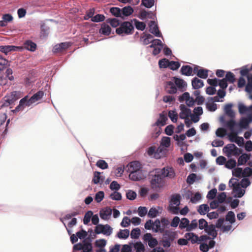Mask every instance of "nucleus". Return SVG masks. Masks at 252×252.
<instances>
[{
    "instance_id": "09e8293b",
    "label": "nucleus",
    "mask_w": 252,
    "mask_h": 252,
    "mask_svg": "<svg viewBox=\"0 0 252 252\" xmlns=\"http://www.w3.org/2000/svg\"><path fill=\"white\" fill-rule=\"evenodd\" d=\"M169 67L173 70H177L180 66V63L178 62L169 61Z\"/></svg>"
},
{
    "instance_id": "72a5a7b5",
    "label": "nucleus",
    "mask_w": 252,
    "mask_h": 252,
    "mask_svg": "<svg viewBox=\"0 0 252 252\" xmlns=\"http://www.w3.org/2000/svg\"><path fill=\"white\" fill-rule=\"evenodd\" d=\"M248 83L246 86L245 91L248 93L252 92V74L247 76Z\"/></svg>"
},
{
    "instance_id": "3c124183",
    "label": "nucleus",
    "mask_w": 252,
    "mask_h": 252,
    "mask_svg": "<svg viewBox=\"0 0 252 252\" xmlns=\"http://www.w3.org/2000/svg\"><path fill=\"white\" fill-rule=\"evenodd\" d=\"M104 20L105 16L102 14H96L91 19V21L94 22H102Z\"/></svg>"
},
{
    "instance_id": "473e14b6",
    "label": "nucleus",
    "mask_w": 252,
    "mask_h": 252,
    "mask_svg": "<svg viewBox=\"0 0 252 252\" xmlns=\"http://www.w3.org/2000/svg\"><path fill=\"white\" fill-rule=\"evenodd\" d=\"M122 16H128L132 14L133 9L130 6H125L121 9Z\"/></svg>"
},
{
    "instance_id": "6e6d98bb",
    "label": "nucleus",
    "mask_w": 252,
    "mask_h": 252,
    "mask_svg": "<svg viewBox=\"0 0 252 252\" xmlns=\"http://www.w3.org/2000/svg\"><path fill=\"white\" fill-rule=\"evenodd\" d=\"M158 64L160 68L169 67V60L166 59H162L159 61Z\"/></svg>"
},
{
    "instance_id": "5fc2aeb1",
    "label": "nucleus",
    "mask_w": 252,
    "mask_h": 252,
    "mask_svg": "<svg viewBox=\"0 0 252 252\" xmlns=\"http://www.w3.org/2000/svg\"><path fill=\"white\" fill-rule=\"evenodd\" d=\"M158 214V210L156 208H151L148 214L149 217L153 218L156 217Z\"/></svg>"
},
{
    "instance_id": "a18cd8bd",
    "label": "nucleus",
    "mask_w": 252,
    "mask_h": 252,
    "mask_svg": "<svg viewBox=\"0 0 252 252\" xmlns=\"http://www.w3.org/2000/svg\"><path fill=\"white\" fill-rule=\"evenodd\" d=\"M96 165L102 169H107L108 167L107 163L102 159L98 160L96 163Z\"/></svg>"
},
{
    "instance_id": "f3484780",
    "label": "nucleus",
    "mask_w": 252,
    "mask_h": 252,
    "mask_svg": "<svg viewBox=\"0 0 252 252\" xmlns=\"http://www.w3.org/2000/svg\"><path fill=\"white\" fill-rule=\"evenodd\" d=\"M129 178L132 181H139L143 179L144 175L141 170L129 173Z\"/></svg>"
},
{
    "instance_id": "dca6fc26",
    "label": "nucleus",
    "mask_w": 252,
    "mask_h": 252,
    "mask_svg": "<svg viewBox=\"0 0 252 252\" xmlns=\"http://www.w3.org/2000/svg\"><path fill=\"white\" fill-rule=\"evenodd\" d=\"M189 94L188 92L184 93L182 95H180L178 98V100L180 102H183L186 100L187 102V104L189 106H190L193 105L194 103V100L192 98H191V100H189Z\"/></svg>"
},
{
    "instance_id": "680f3d73",
    "label": "nucleus",
    "mask_w": 252,
    "mask_h": 252,
    "mask_svg": "<svg viewBox=\"0 0 252 252\" xmlns=\"http://www.w3.org/2000/svg\"><path fill=\"white\" fill-rule=\"evenodd\" d=\"M252 174V169L250 167H246L244 170H242V177H250Z\"/></svg>"
},
{
    "instance_id": "c85d7f7f",
    "label": "nucleus",
    "mask_w": 252,
    "mask_h": 252,
    "mask_svg": "<svg viewBox=\"0 0 252 252\" xmlns=\"http://www.w3.org/2000/svg\"><path fill=\"white\" fill-rule=\"evenodd\" d=\"M181 195L179 194H174L172 196L170 204L171 205L179 206L180 204Z\"/></svg>"
},
{
    "instance_id": "6e6552de",
    "label": "nucleus",
    "mask_w": 252,
    "mask_h": 252,
    "mask_svg": "<svg viewBox=\"0 0 252 252\" xmlns=\"http://www.w3.org/2000/svg\"><path fill=\"white\" fill-rule=\"evenodd\" d=\"M71 46L69 42H62L60 44L56 45L53 49L54 53H61L65 51L69 47Z\"/></svg>"
},
{
    "instance_id": "412c9836",
    "label": "nucleus",
    "mask_w": 252,
    "mask_h": 252,
    "mask_svg": "<svg viewBox=\"0 0 252 252\" xmlns=\"http://www.w3.org/2000/svg\"><path fill=\"white\" fill-rule=\"evenodd\" d=\"M111 32V29L106 23H103L101 24V28L99 30V33L105 35H109Z\"/></svg>"
},
{
    "instance_id": "aec40b11",
    "label": "nucleus",
    "mask_w": 252,
    "mask_h": 252,
    "mask_svg": "<svg viewBox=\"0 0 252 252\" xmlns=\"http://www.w3.org/2000/svg\"><path fill=\"white\" fill-rule=\"evenodd\" d=\"M99 214L102 219L107 220L112 214V209L110 207H106L100 210Z\"/></svg>"
},
{
    "instance_id": "0eeeda50",
    "label": "nucleus",
    "mask_w": 252,
    "mask_h": 252,
    "mask_svg": "<svg viewBox=\"0 0 252 252\" xmlns=\"http://www.w3.org/2000/svg\"><path fill=\"white\" fill-rule=\"evenodd\" d=\"M171 80L174 82L177 88L181 92H184L187 86V83L182 79L177 77H173Z\"/></svg>"
},
{
    "instance_id": "e2e57ef3",
    "label": "nucleus",
    "mask_w": 252,
    "mask_h": 252,
    "mask_svg": "<svg viewBox=\"0 0 252 252\" xmlns=\"http://www.w3.org/2000/svg\"><path fill=\"white\" fill-rule=\"evenodd\" d=\"M147 209L145 207L140 206L138 209V215L141 217H144L147 213Z\"/></svg>"
},
{
    "instance_id": "13d9d810",
    "label": "nucleus",
    "mask_w": 252,
    "mask_h": 252,
    "mask_svg": "<svg viewBox=\"0 0 252 252\" xmlns=\"http://www.w3.org/2000/svg\"><path fill=\"white\" fill-rule=\"evenodd\" d=\"M154 0H142V4L147 8H151L154 4Z\"/></svg>"
},
{
    "instance_id": "864d4df0",
    "label": "nucleus",
    "mask_w": 252,
    "mask_h": 252,
    "mask_svg": "<svg viewBox=\"0 0 252 252\" xmlns=\"http://www.w3.org/2000/svg\"><path fill=\"white\" fill-rule=\"evenodd\" d=\"M104 193L102 191H99L95 194L94 199L97 202H100L104 198Z\"/></svg>"
},
{
    "instance_id": "f257e3e1",
    "label": "nucleus",
    "mask_w": 252,
    "mask_h": 252,
    "mask_svg": "<svg viewBox=\"0 0 252 252\" xmlns=\"http://www.w3.org/2000/svg\"><path fill=\"white\" fill-rule=\"evenodd\" d=\"M150 176L152 189L158 190L164 186V178L165 177L170 179L174 178L175 177V172L172 167L167 166L162 169H156L151 172Z\"/></svg>"
},
{
    "instance_id": "4d7b16f0",
    "label": "nucleus",
    "mask_w": 252,
    "mask_h": 252,
    "mask_svg": "<svg viewBox=\"0 0 252 252\" xmlns=\"http://www.w3.org/2000/svg\"><path fill=\"white\" fill-rule=\"evenodd\" d=\"M110 198L114 200H120L122 199L121 194L117 191H114L110 195Z\"/></svg>"
},
{
    "instance_id": "4be33fe9",
    "label": "nucleus",
    "mask_w": 252,
    "mask_h": 252,
    "mask_svg": "<svg viewBox=\"0 0 252 252\" xmlns=\"http://www.w3.org/2000/svg\"><path fill=\"white\" fill-rule=\"evenodd\" d=\"M251 155L250 154H243L238 159V165H243L250 159Z\"/></svg>"
},
{
    "instance_id": "c9c22d12",
    "label": "nucleus",
    "mask_w": 252,
    "mask_h": 252,
    "mask_svg": "<svg viewBox=\"0 0 252 252\" xmlns=\"http://www.w3.org/2000/svg\"><path fill=\"white\" fill-rule=\"evenodd\" d=\"M197 76L202 79H206L208 76V70L205 69L200 68L197 72Z\"/></svg>"
},
{
    "instance_id": "9b49d317",
    "label": "nucleus",
    "mask_w": 252,
    "mask_h": 252,
    "mask_svg": "<svg viewBox=\"0 0 252 252\" xmlns=\"http://www.w3.org/2000/svg\"><path fill=\"white\" fill-rule=\"evenodd\" d=\"M232 187H233V191L236 193L234 197L241 198L244 195L245 190L241 188L242 187L239 183L233 184Z\"/></svg>"
},
{
    "instance_id": "39448f33",
    "label": "nucleus",
    "mask_w": 252,
    "mask_h": 252,
    "mask_svg": "<svg viewBox=\"0 0 252 252\" xmlns=\"http://www.w3.org/2000/svg\"><path fill=\"white\" fill-rule=\"evenodd\" d=\"M162 233H163V238L161 241L162 245L164 248L170 247L171 243L175 238L176 233L170 230H165Z\"/></svg>"
},
{
    "instance_id": "49530a36",
    "label": "nucleus",
    "mask_w": 252,
    "mask_h": 252,
    "mask_svg": "<svg viewBox=\"0 0 252 252\" xmlns=\"http://www.w3.org/2000/svg\"><path fill=\"white\" fill-rule=\"evenodd\" d=\"M93 215V212L91 211H88L85 215L83 222L85 224H87L90 221L91 218Z\"/></svg>"
},
{
    "instance_id": "20e7f679",
    "label": "nucleus",
    "mask_w": 252,
    "mask_h": 252,
    "mask_svg": "<svg viewBox=\"0 0 252 252\" xmlns=\"http://www.w3.org/2000/svg\"><path fill=\"white\" fill-rule=\"evenodd\" d=\"M134 32V27L132 22L124 21L122 22L119 28L116 30V32L118 35H129Z\"/></svg>"
},
{
    "instance_id": "7c9ffc66",
    "label": "nucleus",
    "mask_w": 252,
    "mask_h": 252,
    "mask_svg": "<svg viewBox=\"0 0 252 252\" xmlns=\"http://www.w3.org/2000/svg\"><path fill=\"white\" fill-rule=\"evenodd\" d=\"M234 147H235L234 144H228L223 148V152L226 153V156L229 157L232 155V152Z\"/></svg>"
},
{
    "instance_id": "ddd939ff",
    "label": "nucleus",
    "mask_w": 252,
    "mask_h": 252,
    "mask_svg": "<svg viewBox=\"0 0 252 252\" xmlns=\"http://www.w3.org/2000/svg\"><path fill=\"white\" fill-rule=\"evenodd\" d=\"M165 90L166 92L169 94H174L176 93L177 91V88L172 80L171 81H168L166 83Z\"/></svg>"
},
{
    "instance_id": "58836bf2",
    "label": "nucleus",
    "mask_w": 252,
    "mask_h": 252,
    "mask_svg": "<svg viewBox=\"0 0 252 252\" xmlns=\"http://www.w3.org/2000/svg\"><path fill=\"white\" fill-rule=\"evenodd\" d=\"M129 235V231L128 229L121 230L117 234V236L121 239H126Z\"/></svg>"
},
{
    "instance_id": "79ce46f5",
    "label": "nucleus",
    "mask_w": 252,
    "mask_h": 252,
    "mask_svg": "<svg viewBox=\"0 0 252 252\" xmlns=\"http://www.w3.org/2000/svg\"><path fill=\"white\" fill-rule=\"evenodd\" d=\"M208 222L206 221L204 219H201L198 220V228L201 229H204L206 228V227L208 226Z\"/></svg>"
},
{
    "instance_id": "5701e85b",
    "label": "nucleus",
    "mask_w": 252,
    "mask_h": 252,
    "mask_svg": "<svg viewBox=\"0 0 252 252\" xmlns=\"http://www.w3.org/2000/svg\"><path fill=\"white\" fill-rule=\"evenodd\" d=\"M23 47L29 51H34L36 48V44L31 40H26L23 45Z\"/></svg>"
},
{
    "instance_id": "e433bc0d",
    "label": "nucleus",
    "mask_w": 252,
    "mask_h": 252,
    "mask_svg": "<svg viewBox=\"0 0 252 252\" xmlns=\"http://www.w3.org/2000/svg\"><path fill=\"white\" fill-rule=\"evenodd\" d=\"M106 21L107 23L110 24L114 28H116L121 24L119 20L116 18H108Z\"/></svg>"
},
{
    "instance_id": "ea45409f",
    "label": "nucleus",
    "mask_w": 252,
    "mask_h": 252,
    "mask_svg": "<svg viewBox=\"0 0 252 252\" xmlns=\"http://www.w3.org/2000/svg\"><path fill=\"white\" fill-rule=\"evenodd\" d=\"M135 23V26L137 30L144 31L146 27V24L143 22H140L137 19H133Z\"/></svg>"
},
{
    "instance_id": "4c0bfd02",
    "label": "nucleus",
    "mask_w": 252,
    "mask_h": 252,
    "mask_svg": "<svg viewBox=\"0 0 252 252\" xmlns=\"http://www.w3.org/2000/svg\"><path fill=\"white\" fill-rule=\"evenodd\" d=\"M236 161L234 159L230 158L226 161L225 166L228 169H231L236 166Z\"/></svg>"
},
{
    "instance_id": "0e129e2a",
    "label": "nucleus",
    "mask_w": 252,
    "mask_h": 252,
    "mask_svg": "<svg viewBox=\"0 0 252 252\" xmlns=\"http://www.w3.org/2000/svg\"><path fill=\"white\" fill-rule=\"evenodd\" d=\"M226 130L223 128H219L216 131V134L217 136L223 137L226 134Z\"/></svg>"
},
{
    "instance_id": "2eb2a0df",
    "label": "nucleus",
    "mask_w": 252,
    "mask_h": 252,
    "mask_svg": "<svg viewBox=\"0 0 252 252\" xmlns=\"http://www.w3.org/2000/svg\"><path fill=\"white\" fill-rule=\"evenodd\" d=\"M149 31L157 37L161 36V33L158 30V25L155 24V22L153 21L150 22Z\"/></svg>"
},
{
    "instance_id": "f704fd0d",
    "label": "nucleus",
    "mask_w": 252,
    "mask_h": 252,
    "mask_svg": "<svg viewBox=\"0 0 252 252\" xmlns=\"http://www.w3.org/2000/svg\"><path fill=\"white\" fill-rule=\"evenodd\" d=\"M110 12L111 13L116 17L122 18L121 9L117 7H113L110 8Z\"/></svg>"
},
{
    "instance_id": "c756f323",
    "label": "nucleus",
    "mask_w": 252,
    "mask_h": 252,
    "mask_svg": "<svg viewBox=\"0 0 252 252\" xmlns=\"http://www.w3.org/2000/svg\"><path fill=\"white\" fill-rule=\"evenodd\" d=\"M209 211V206L206 204L199 205L197 209V212L201 215H205Z\"/></svg>"
},
{
    "instance_id": "37998d69",
    "label": "nucleus",
    "mask_w": 252,
    "mask_h": 252,
    "mask_svg": "<svg viewBox=\"0 0 252 252\" xmlns=\"http://www.w3.org/2000/svg\"><path fill=\"white\" fill-rule=\"evenodd\" d=\"M198 227V221L194 219L192 220L189 223V227H188V232H190Z\"/></svg>"
},
{
    "instance_id": "4468645a",
    "label": "nucleus",
    "mask_w": 252,
    "mask_h": 252,
    "mask_svg": "<svg viewBox=\"0 0 252 252\" xmlns=\"http://www.w3.org/2000/svg\"><path fill=\"white\" fill-rule=\"evenodd\" d=\"M252 121V117L249 116L247 118H242L241 119L238 126L241 128L247 129L249 127V124Z\"/></svg>"
},
{
    "instance_id": "a211bd4d",
    "label": "nucleus",
    "mask_w": 252,
    "mask_h": 252,
    "mask_svg": "<svg viewBox=\"0 0 252 252\" xmlns=\"http://www.w3.org/2000/svg\"><path fill=\"white\" fill-rule=\"evenodd\" d=\"M205 231L209 236H212L213 239L217 236L218 233L216 230L215 225L213 224L208 225Z\"/></svg>"
},
{
    "instance_id": "f8f14e48",
    "label": "nucleus",
    "mask_w": 252,
    "mask_h": 252,
    "mask_svg": "<svg viewBox=\"0 0 252 252\" xmlns=\"http://www.w3.org/2000/svg\"><path fill=\"white\" fill-rule=\"evenodd\" d=\"M181 112L179 117L181 119H184L189 118L191 115V110L186 107L184 104H181L180 106Z\"/></svg>"
},
{
    "instance_id": "a878e982",
    "label": "nucleus",
    "mask_w": 252,
    "mask_h": 252,
    "mask_svg": "<svg viewBox=\"0 0 252 252\" xmlns=\"http://www.w3.org/2000/svg\"><path fill=\"white\" fill-rule=\"evenodd\" d=\"M153 230L155 232L162 233L164 232V228L161 226V223L159 219H157L155 222H153Z\"/></svg>"
},
{
    "instance_id": "603ef678",
    "label": "nucleus",
    "mask_w": 252,
    "mask_h": 252,
    "mask_svg": "<svg viewBox=\"0 0 252 252\" xmlns=\"http://www.w3.org/2000/svg\"><path fill=\"white\" fill-rule=\"evenodd\" d=\"M83 247L82 252H91L92 251V246L91 243L84 241Z\"/></svg>"
},
{
    "instance_id": "1a4fd4ad",
    "label": "nucleus",
    "mask_w": 252,
    "mask_h": 252,
    "mask_svg": "<svg viewBox=\"0 0 252 252\" xmlns=\"http://www.w3.org/2000/svg\"><path fill=\"white\" fill-rule=\"evenodd\" d=\"M127 171L130 173L132 172H136L141 170V165L138 161H133L128 164L126 167Z\"/></svg>"
},
{
    "instance_id": "393cba45",
    "label": "nucleus",
    "mask_w": 252,
    "mask_h": 252,
    "mask_svg": "<svg viewBox=\"0 0 252 252\" xmlns=\"http://www.w3.org/2000/svg\"><path fill=\"white\" fill-rule=\"evenodd\" d=\"M180 71L182 74L189 76L192 75L193 69L190 66L186 65L182 66Z\"/></svg>"
},
{
    "instance_id": "052dcab7",
    "label": "nucleus",
    "mask_w": 252,
    "mask_h": 252,
    "mask_svg": "<svg viewBox=\"0 0 252 252\" xmlns=\"http://www.w3.org/2000/svg\"><path fill=\"white\" fill-rule=\"evenodd\" d=\"M126 196L127 199L132 200L135 199L137 194L135 192L129 190L126 193Z\"/></svg>"
},
{
    "instance_id": "c03bdc74",
    "label": "nucleus",
    "mask_w": 252,
    "mask_h": 252,
    "mask_svg": "<svg viewBox=\"0 0 252 252\" xmlns=\"http://www.w3.org/2000/svg\"><path fill=\"white\" fill-rule=\"evenodd\" d=\"M226 220L233 223L235 221V214L232 211H229L226 216Z\"/></svg>"
},
{
    "instance_id": "8fccbe9b",
    "label": "nucleus",
    "mask_w": 252,
    "mask_h": 252,
    "mask_svg": "<svg viewBox=\"0 0 252 252\" xmlns=\"http://www.w3.org/2000/svg\"><path fill=\"white\" fill-rule=\"evenodd\" d=\"M168 116L173 123H176L178 119V114L175 111H169Z\"/></svg>"
},
{
    "instance_id": "9d476101",
    "label": "nucleus",
    "mask_w": 252,
    "mask_h": 252,
    "mask_svg": "<svg viewBox=\"0 0 252 252\" xmlns=\"http://www.w3.org/2000/svg\"><path fill=\"white\" fill-rule=\"evenodd\" d=\"M22 48L21 47L13 45L0 46V51L7 55L10 52L21 50Z\"/></svg>"
},
{
    "instance_id": "774afa93",
    "label": "nucleus",
    "mask_w": 252,
    "mask_h": 252,
    "mask_svg": "<svg viewBox=\"0 0 252 252\" xmlns=\"http://www.w3.org/2000/svg\"><path fill=\"white\" fill-rule=\"evenodd\" d=\"M217 189H214L211 190H210L207 195V197L208 199H214L217 194Z\"/></svg>"
},
{
    "instance_id": "69168bd1",
    "label": "nucleus",
    "mask_w": 252,
    "mask_h": 252,
    "mask_svg": "<svg viewBox=\"0 0 252 252\" xmlns=\"http://www.w3.org/2000/svg\"><path fill=\"white\" fill-rule=\"evenodd\" d=\"M236 125V123L233 120H230L226 123V126L232 131L234 130V127Z\"/></svg>"
},
{
    "instance_id": "a19ab883",
    "label": "nucleus",
    "mask_w": 252,
    "mask_h": 252,
    "mask_svg": "<svg viewBox=\"0 0 252 252\" xmlns=\"http://www.w3.org/2000/svg\"><path fill=\"white\" fill-rule=\"evenodd\" d=\"M224 79L230 83H233L235 81L234 74L230 71L226 73Z\"/></svg>"
},
{
    "instance_id": "6ab92c4d",
    "label": "nucleus",
    "mask_w": 252,
    "mask_h": 252,
    "mask_svg": "<svg viewBox=\"0 0 252 252\" xmlns=\"http://www.w3.org/2000/svg\"><path fill=\"white\" fill-rule=\"evenodd\" d=\"M216 242L214 240H210L208 245L205 243H202L200 244L199 249L203 252H207L209 249L213 248L215 245Z\"/></svg>"
},
{
    "instance_id": "bb28decb",
    "label": "nucleus",
    "mask_w": 252,
    "mask_h": 252,
    "mask_svg": "<svg viewBox=\"0 0 252 252\" xmlns=\"http://www.w3.org/2000/svg\"><path fill=\"white\" fill-rule=\"evenodd\" d=\"M189 220L186 218H182L179 223V228L181 230L186 229V231L188 232V227H189Z\"/></svg>"
},
{
    "instance_id": "7ed1b4c3",
    "label": "nucleus",
    "mask_w": 252,
    "mask_h": 252,
    "mask_svg": "<svg viewBox=\"0 0 252 252\" xmlns=\"http://www.w3.org/2000/svg\"><path fill=\"white\" fill-rule=\"evenodd\" d=\"M21 97V92L14 91L4 96L3 100L0 102V108L7 107L14 103L15 101Z\"/></svg>"
},
{
    "instance_id": "cd10ccee",
    "label": "nucleus",
    "mask_w": 252,
    "mask_h": 252,
    "mask_svg": "<svg viewBox=\"0 0 252 252\" xmlns=\"http://www.w3.org/2000/svg\"><path fill=\"white\" fill-rule=\"evenodd\" d=\"M232 105L231 104H227L224 107V111L225 114L231 118L235 117V113L232 110Z\"/></svg>"
},
{
    "instance_id": "de8ad7c7",
    "label": "nucleus",
    "mask_w": 252,
    "mask_h": 252,
    "mask_svg": "<svg viewBox=\"0 0 252 252\" xmlns=\"http://www.w3.org/2000/svg\"><path fill=\"white\" fill-rule=\"evenodd\" d=\"M140 234V230L138 228H136L133 229L130 233L131 238L132 239H137L138 238L139 235Z\"/></svg>"
},
{
    "instance_id": "338daca9",
    "label": "nucleus",
    "mask_w": 252,
    "mask_h": 252,
    "mask_svg": "<svg viewBox=\"0 0 252 252\" xmlns=\"http://www.w3.org/2000/svg\"><path fill=\"white\" fill-rule=\"evenodd\" d=\"M251 71V69L247 68V66H243L240 70V74L242 76H248L249 75V72Z\"/></svg>"
},
{
    "instance_id": "423d86ee",
    "label": "nucleus",
    "mask_w": 252,
    "mask_h": 252,
    "mask_svg": "<svg viewBox=\"0 0 252 252\" xmlns=\"http://www.w3.org/2000/svg\"><path fill=\"white\" fill-rule=\"evenodd\" d=\"M94 232L96 234L102 233L107 236H109L112 233V228L108 224H98L95 228Z\"/></svg>"
},
{
    "instance_id": "b1692460",
    "label": "nucleus",
    "mask_w": 252,
    "mask_h": 252,
    "mask_svg": "<svg viewBox=\"0 0 252 252\" xmlns=\"http://www.w3.org/2000/svg\"><path fill=\"white\" fill-rule=\"evenodd\" d=\"M191 84L192 88L195 90L202 88L204 85L203 81L197 77H194L192 80Z\"/></svg>"
},
{
    "instance_id": "2f4dec72",
    "label": "nucleus",
    "mask_w": 252,
    "mask_h": 252,
    "mask_svg": "<svg viewBox=\"0 0 252 252\" xmlns=\"http://www.w3.org/2000/svg\"><path fill=\"white\" fill-rule=\"evenodd\" d=\"M167 120V118L165 114H160L159 118L157 120L156 124L157 126H163L165 125Z\"/></svg>"
},
{
    "instance_id": "f03ea898",
    "label": "nucleus",
    "mask_w": 252,
    "mask_h": 252,
    "mask_svg": "<svg viewBox=\"0 0 252 252\" xmlns=\"http://www.w3.org/2000/svg\"><path fill=\"white\" fill-rule=\"evenodd\" d=\"M44 95L43 91H39L36 93L34 94L30 98L28 95L25 96L24 98L20 100L19 105L13 110L14 112H19L23 109L26 106H30L32 104L36 102L37 101L41 99Z\"/></svg>"
},
{
    "instance_id": "bf43d9fd",
    "label": "nucleus",
    "mask_w": 252,
    "mask_h": 252,
    "mask_svg": "<svg viewBox=\"0 0 252 252\" xmlns=\"http://www.w3.org/2000/svg\"><path fill=\"white\" fill-rule=\"evenodd\" d=\"M233 176L239 178L242 176V168L237 167L235 168L232 171Z\"/></svg>"
}]
</instances>
